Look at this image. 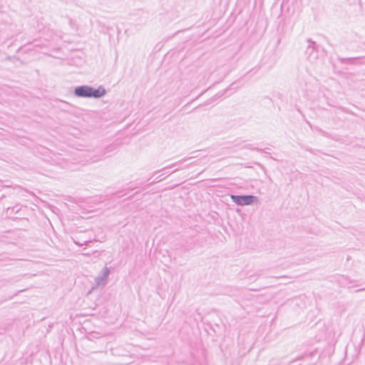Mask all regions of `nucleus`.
<instances>
[{
	"instance_id": "1",
	"label": "nucleus",
	"mask_w": 365,
	"mask_h": 365,
	"mask_svg": "<svg viewBox=\"0 0 365 365\" xmlns=\"http://www.w3.org/2000/svg\"><path fill=\"white\" fill-rule=\"evenodd\" d=\"M75 94L80 97L100 98L106 94V90L100 86L94 88L89 86H79L75 89Z\"/></svg>"
},
{
	"instance_id": "2",
	"label": "nucleus",
	"mask_w": 365,
	"mask_h": 365,
	"mask_svg": "<svg viewBox=\"0 0 365 365\" xmlns=\"http://www.w3.org/2000/svg\"><path fill=\"white\" fill-rule=\"evenodd\" d=\"M231 197L234 200L235 202H236L237 205H250L252 202H254V201L255 200V197L252 195H245V196L232 195Z\"/></svg>"
}]
</instances>
